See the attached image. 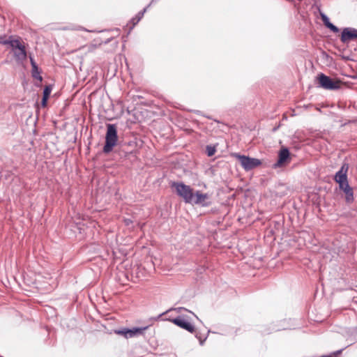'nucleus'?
<instances>
[{
    "label": "nucleus",
    "instance_id": "obj_1",
    "mask_svg": "<svg viewBox=\"0 0 357 357\" xmlns=\"http://www.w3.org/2000/svg\"><path fill=\"white\" fill-rule=\"evenodd\" d=\"M117 141L118 135L116 126L114 124H107L103 152L105 153L111 152L113 148L116 145Z\"/></svg>",
    "mask_w": 357,
    "mask_h": 357
},
{
    "label": "nucleus",
    "instance_id": "obj_2",
    "mask_svg": "<svg viewBox=\"0 0 357 357\" xmlns=\"http://www.w3.org/2000/svg\"><path fill=\"white\" fill-rule=\"evenodd\" d=\"M175 188L178 196L182 197L185 203H190L192 199V192L194 190L183 183L174 182L172 185Z\"/></svg>",
    "mask_w": 357,
    "mask_h": 357
},
{
    "label": "nucleus",
    "instance_id": "obj_3",
    "mask_svg": "<svg viewBox=\"0 0 357 357\" xmlns=\"http://www.w3.org/2000/svg\"><path fill=\"white\" fill-rule=\"evenodd\" d=\"M349 170V165L344 163L340 169L335 174L334 180L339 184L340 189L345 191L351 188L348 183L347 172Z\"/></svg>",
    "mask_w": 357,
    "mask_h": 357
},
{
    "label": "nucleus",
    "instance_id": "obj_4",
    "mask_svg": "<svg viewBox=\"0 0 357 357\" xmlns=\"http://www.w3.org/2000/svg\"><path fill=\"white\" fill-rule=\"evenodd\" d=\"M318 80L320 86L328 90L340 89L342 84L341 81L331 79L323 73H321L319 75Z\"/></svg>",
    "mask_w": 357,
    "mask_h": 357
},
{
    "label": "nucleus",
    "instance_id": "obj_5",
    "mask_svg": "<svg viewBox=\"0 0 357 357\" xmlns=\"http://www.w3.org/2000/svg\"><path fill=\"white\" fill-rule=\"evenodd\" d=\"M235 157L240 161L241 166L246 171L251 170L261 164V160L257 158H252L239 154H236Z\"/></svg>",
    "mask_w": 357,
    "mask_h": 357
},
{
    "label": "nucleus",
    "instance_id": "obj_6",
    "mask_svg": "<svg viewBox=\"0 0 357 357\" xmlns=\"http://www.w3.org/2000/svg\"><path fill=\"white\" fill-rule=\"evenodd\" d=\"M210 195L208 193H204L200 190H197L192 192V199L189 204L201 205L202 206H207L210 205Z\"/></svg>",
    "mask_w": 357,
    "mask_h": 357
},
{
    "label": "nucleus",
    "instance_id": "obj_7",
    "mask_svg": "<svg viewBox=\"0 0 357 357\" xmlns=\"http://www.w3.org/2000/svg\"><path fill=\"white\" fill-rule=\"evenodd\" d=\"M12 48L15 55L18 60L23 61L26 58V52L24 43L21 41L20 38H17L16 40L12 42Z\"/></svg>",
    "mask_w": 357,
    "mask_h": 357
},
{
    "label": "nucleus",
    "instance_id": "obj_8",
    "mask_svg": "<svg viewBox=\"0 0 357 357\" xmlns=\"http://www.w3.org/2000/svg\"><path fill=\"white\" fill-rule=\"evenodd\" d=\"M148 328L147 326L142 328H134L132 329H123L116 331L115 333L118 335L124 336L126 338L132 337L135 336L143 335L144 332Z\"/></svg>",
    "mask_w": 357,
    "mask_h": 357
},
{
    "label": "nucleus",
    "instance_id": "obj_9",
    "mask_svg": "<svg viewBox=\"0 0 357 357\" xmlns=\"http://www.w3.org/2000/svg\"><path fill=\"white\" fill-rule=\"evenodd\" d=\"M290 153L287 148L282 147L278 153V160L275 165V167H281L290 160Z\"/></svg>",
    "mask_w": 357,
    "mask_h": 357
},
{
    "label": "nucleus",
    "instance_id": "obj_10",
    "mask_svg": "<svg viewBox=\"0 0 357 357\" xmlns=\"http://www.w3.org/2000/svg\"><path fill=\"white\" fill-rule=\"evenodd\" d=\"M354 38H357V29L351 28L343 29L341 35V41L342 43H347Z\"/></svg>",
    "mask_w": 357,
    "mask_h": 357
},
{
    "label": "nucleus",
    "instance_id": "obj_11",
    "mask_svg": "<svg viewBox=\"0 0 357 357\" xmlns=\"http://www.w3.org/2000/svg\"><path fill=\"white\" fill-rule=\"evenodd\" d=\"M172 322L176 326L190 332L193 333L195 331V327L192 325L189 321L185 320L181 317H177L172 320Z\"/></svg>",
    "mask_w": 357,
    "mask_h": 357
},
{
    "label": "nucleus",
    "instance_id": "obj_12",
    "mask_svg": "<svg viewBox=\"0 0 357 357\" xmlns=\"http://www.w3.org/2000/svg\"><path fill=\"white\" fill-rule=\"evenodd\" d=\"M321 20H322L324 25L326 27H328V29H330L332 31H333L335 33H337L339 31L338 28L329 22V19L328 18L327 16H326L325 15H321Z\"/></svg>",
    "mask_w": 357,
    "mask_h": 357
},
{
    "label": "nucleus",
    "instance_id": "obj_13",
    "mask_svg": "<svg viewBox=\"0 0 357 357\" xmlns=\"http://www.w3.org/2000/svg\"><path fill=\"white\" fill-rule=\"evenodd\" d=\"M345 193V199L347 203H351L354 202V192L352 188L350 189H347V190L344 191Z\"/></svg>",
    "mask_w": 357,
    "mask_h": 357
},
{
    "label": "nucleus",
    "instance_id": "obj_14",
    "mask_svg": "<svg viewBox=\"0 0 357 357\" xmlns=\"http://www.w3.org/2000/svg\"><path fill=\"white\" fill-rule=\"evenodd\" d=\"M17 38H13V36L10 37L8 39H5L3 38H0V44L2 45H9L12 47V42L16 40Z\"/></svg>",
    "mask_w": 357,
    "mask_h": 357
},
{
    "label": "nucleus",
    "instance_id": "obj_15",
    "mask_svg": "<svg viewBox=\"0 0 357 357\" xmlns=\"http://www.w3.org/2000/svg\"><path fill=\"white\" fill-rule=\"evenodd\" d=\"M51 91H52L51 86H46L45 87L44 91H43V97H46V98H49Z\"/></svg>",
    "mask_w": 357,
    "mask_h": 357
},
{
    "label": "nucleus",
    "instance_id": "obj_16",
    "mask_svg": "<svg viewBox=\"0 0 357 357\" xmlns=\"http://www.w3.org/2000/svg\"><path fill=\"white\" fill-rule=\"evenodd\" d=\"M207 151H208V156H212L213 155H214L215 150L214 148H211V147L208 146L207 147Z\"/></svg>",
    "mask_w": 357,
    "mask_h": 357
},
{
    "label": "nucleus",
    "instance_id": "obj_17",
    "mask_svg": "<svg viewBox=\"0 0 357 357\" xmlns=\"http://www.w3.org/2000/svg\"><path fill=\"white\" fill-rule=\"evenodd\" d=\"M143 15H144L143 13H139L137 15V16L135 18H133L132 20L136 21V23H137L140 20V19L142 17Z\"/></svg>",
    "mask_w": 357,
    "mask_h": 357
},
{
    "label": "nucleus",
    "instance_id": "obj_18",
    "mask_svg": "<svg viewBox=\"0 0 357 357\" xmlns=\"http://www.w3.org/2000/svg\"><path fill=\"white\" fill-rule=\"evenodd\" d=\"M36 72H37V70H33V76L35 78L39 79L41 81L42 80V77L40 76V75L38 76V74H36Z\"/></svg>",
    "mask_w": 357,
    "mask_h": 357
},
{
    "label": "nucleus",
    "instance_id": "obj_19",
    "mask_svg": "<svg viewBox=\"0 0 357 357\" xmlns=\"http://www.w3.org/2000/svg\"><path fill=\"white\" fill-rule=\"evenodd\" d=\"M31 66L33 67V70H38V67H37L35 61L31 58Z\"/></svg>",
    "mask_w": 357,
    "mask_h": 357
},
{
    "label": "nucleus",
    "instance_id": "obj_20",
    "mask_svg": "<svg viewBox=\"0 0 357 357\" xmlns=\"http://www.w3.org/2000/svg\"><path fill=\"white\" fill-rule=\"evenodd\" d=\"M47 100H48V98L43 97L41 104L43 107L46 106Z\"/></svg>",
    "mask_w": 357,
    "mask_h": 357
},
{
    "label": "nucleus",
    "instance_id": "obj_21",
    "mask_svg": "<svg viewBox=\"0 0 357 357\" xmlns=\"http://www.w3.org/2000/svg\"><path fill=\"white\" fill-rule=\"evenodd\" d=\"M124 223L126 226H129L130 225H131L132 223V221L130 219H125Z\"/></svg>",
    "mask_w": 357,
    "mask_h": 357
}]
</instances>
